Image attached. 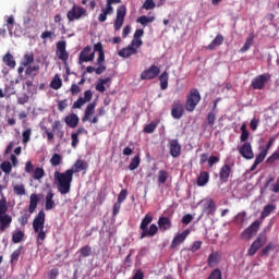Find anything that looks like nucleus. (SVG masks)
<instances>
[{"mask_svg":"<svg viewBox=\"0 0 279 279\" xmlns=\"http://www.w3.org/2000/svg\"><path fill=\"white\" fill-rule=\"evenodd\" d=\"M210 180V174L207 171H201L197 178V186H206Z\"/></svg>","mask_w":279,"mask_h":279,"instance_id":"obj_26","label":"nucleus"},{"mask_svg":"<svg viewBox=\"0 0 279 279\" xmlns=\"http://www.w3.org/2000/svg\"><path fill=\"white\" fill-rule=\"evenodd\" d=\"M151 221H154V216L151 215V213L146 214L142 219V222L140 225V230H142L140 235L141 240L147 239V236L149 238L156 236L158 234L159 229L161 232H167V230H171L172 225H171V218L169 217L160 216L157 221L158 227L156 223H151Z\"/></svg>","mask_w":279,"mask_h":279,"instance_id":"obj_1","label":"nucleus"},{"mask_svg":"<svg viewBox=\"0 0 279 279\" xmlns=\"http://www.w3.org/2000/svg\"><path fill=\"white\" fill-rule=\"evenodd\" d=\"M24 238H25V233L23 231H17L12 234L13 243H21V241H23Z\"/></svg>","mask_w":279,"mask_h":279,"instance_id":"obj_52","label":"nucleus"},{"mask_svg":"<svg viewBox=\"0 0 279 279\" xmlns=\"http://www.w3.org/2000/svg\"><path fill=\"white\" fill-rule=\"evenodd\" d=\"M263 245H265V242L260 238H257L248 248V256H254Z\"/></svg>","mask_w":279,"mask_h":279,"instance_id":"obj_22","label":"nucleus"},{"mask_svg":"<svg viewBox=\"0 0 279 279\" xmlns=\"http://www.w3.org/2000/svg\"><path fill=\"white\" fill-rule=\"evenodd\" d=\"M57 57L62 62H66L69 60V52L66 51V41L60 40L57 43Z\"/></svg>","mask_w":279,"mask_h":279,"instance_id":"obj_15","label":"nucleus"},{"mask_svg":"<svg viewBox=\"0 0 279 279\" xmlns=\"http://www.w3.org/2000/svg\"><path fill=\"white\" fill-rule=\"evenodd\" d=\"M68 20L70 23H73V21H80V19H84V16H88V12L84 7H77L74 4L70 11L66 13Z\"/></svg>","mask_w":279,"mask_h":279,"instance_id":"obj_7","label":"nucleus"},{"mask_svg":"<svg viewBox=\"0 0 279 279\" xmlns=\"http://www.w3.org/2000/svg\"><path fill=\"white\" fill-rule=\"evenodd\" d=\"M93 100V90L87 89L84 92V97H78L77 100L72 105L73 110H77Z\"/></svg>","mask_w":279,"mask_h":279,"instance_id":"obj_13","label":"nucleus"},{"mask_svg":"<svg viewBox=\"0 0 279 279\" xmlns=\"http://www.w3.org/2000/svg\"><path fill=\"white\" fill-rule=\"evenodd\" d=\"M223 35L218 34L214 40L207 46V49H209V51H215L217 49V47H221V45H223Z\"/></svg>","mask_w":279,"mask_h":279,"instance_id":"obj_24","label":"nucleus"},{"mask_svg":"<svg viewBox=\"0 0 279 279\" xmlns=\"http://www.w3.org/2000/svg\"><path fill=\"white\" fill-rule=\"evenodd\" d=\"M136 53H138V50L133 48L131 45L119 51L120 58H130V56H136Z\"/></svg>","mask_w":279,"mask_h":279,"instance_id":"obj_23","label":"nucleus"},{"mask_svg":"<svg viewBox=\"0 0 279 279\" xmlns=\"http://www.w3.org/2000/svg\"><path fill=\"white\" fill-rule=\"evenodd\" d=\"M215 121H217V113H215L214 111H210L207 114V123H208L209 128L215 126Z\"/></svg>","mask_w":279,"mask_h":279,"instance_id":"obj_53","label":"nucleus"},{"mask_svg":"<svg viewBox=\"0 0 279 279\" xmlns=\"http://www.w3.org/2000/svg\"><path fill=\"white\" fill-rule=\"evenodd\" d=\"M159 82L161 90H167L169 88V72L163 71L159 76Z\"/></svg>","mask_w":279,"mask_h":279,"instance_id":"obj_29","label":"nucleus"},{"mask_svg":"<svg viewBox=\"0 0 279 279\" xmlns=\"http://www.w3.org/2000/svg\"><path fill=\"white\" fill-rule=\"evenodd\" d=\"M56 194L52 191H49L46 195L45 210H52L53 206H56V202L53 201Z\"/></svg>","mask_w":279,"mask_h":279,"instance_id":"obj_28","label":"nucleus"},{"mask_svg":"<svg viewBox=\"0 0 279 279\" xmlns=\"http://www.w3.org/2000/svg\"><path fill=\"white\" fill-rule=\"evenodd\" d=\"M191 234V230L186 229L182 233L177 234L171 244H170V250H175L179 245H182L184 241H186V236Z\"/></svg>","mask_w":279,"mask_h":279,"instance_id":"obj_17","label":"nucleus"},{"mask_svg":"<svg viewBox=\"0 0 279 279\" xmlns=\"http://www.w3.org/2000/svg\"><path fill=\"white\" fill-rule=\"evenodd\" d=\"M271 80V75L269 73L262 74L252 80L251 86L254 90H263L265 88V84Z\"/></svg>","mask_w":279,"mask_h":279,"instance_id":"obj_9","label":"nucleus"},{"mask_svg":"<svg viewBox=\"0 0 279 279\" xmlns=\"http://www.w3.org/2000/svg\"><path fill=\"white\" fill-rule=\"evenodd\" d=\"M274 210H276L275 204L266 205L260 214L262 219L269 217Z\"/></svg>","mask_w":279,"mask_h":279,"instance_id":"obj_34","label":"nucleus"},{"mask_svg":"<svg viewBox=\"0 0 279 279\" xmlns=\"http://www.w3.org/2000/svg\"><path fill=\"white\" fill-rule=\"evenodd\" d=\"M207 279H222L221 269L216 268L214 269Z\"/></svg>","mask_w":279,"mask_h":279,"instance_id":"obj_55","label":"nucleus"},{"mask_svg":"<svg viewBox=\"0 0 279 279\" xmlns=\"http://www.w3.org/2000/svg\"><path fill=\"white\" fill-rule=\"evenodd\" d=\"M71 138H72L71 146L73 147V149H75V147H77V145H80V135L72 133Z\"/></svg>","mask_w":279,"mask_h":279,"instance_id":"obj_61","label":"nucleus"},{"mask_svg":"<svg viewBox=\"0 0 279 279\" xmlns=\"http://www.w3.org/2000/svg\"><path fill=\"white\" fill-rule=\"evenodd\" d=\"M260 228V220H255L253 223L250 225L241 234L242 239H252L253 236H256L258 233V230Z\"/></svg>","mask_w":279,"mask_h":279,"instance_id":"obj_11","label":"nucleus"},{"mask_svg":"<svg viewBox=\"0 0 279 279\" xmlns=\"http://www.w3.org/2000/svg\"><path fill=\"white\" fill-rule=\"evenodd\" d=\"M50 88L60 90V88H62V80L60 77H54L50 83Z\"/></svg>","mask_w":279,"mask_h":279,"instance_id":"obj_49","label":"nucleus"},{"mask_svg":"<svg viewBox=\"0 0 279 279\" xmlns=\"http://www.w3.org/2000/svg\"><path fill=\"white\" fill-rule=\"evenodd\" d=\"M156 8V2L154 0H146L143 4L144 10H154Z\"/></svg>","mask_w":279,"mask_h":279,"instance_id":"obj_62","label":"nucleus"},{"mask_svg":"<svg viewBox=\"0 0 279 279\" xmlns=\"http://www.w3.org/2000/svg\"><path fill=\"white\" fill-rule=\"evenodd\" d=\"M140 166H141V155H136L131 160V163L129 165V169H130V171H134V170L138 169Z\"/></svg>","mask_w":279,"mask_h":279,"instance_id":"obj_41","label":"nucleus"},{"mask_svg":"<svg viewBox=\"0 0 279 279\" xmlns=\"http://www.w3.org/2000/svg\"><path fill=\"white\" fill-rule=\"evenodd\" d=\"M156 17L154 16L147 17V15H142L136 20V23H141L143 27H147V25H149V23H154Z\"/></svg>","mask_w":279,"mask_h":279,"instance_id":"obj_37","label":"nucleus"},{"mask_svg":"<svg viewBox=\"0 0 279 279\" xmlns=\"http://www.w3.org/2000/svg\"><path fill=\"white\" fill-rule=\"evenodd\" d=\"M232 174V167L230 165L225 163L219 171V179L222 184H226L228 180H230V175Z\"/></svg>","mask_w":279,"mask_h":279,"instance_id":"obj_20","label":"nucleus"},{"mask_svg":"<svg viewBox=\"0 0 279 279\" xmlns=\"http://www.w3.org/2000/svg\"><path fill=\"white\" fill-rule=\"evenodd\" d=\"M25 86H26V90L29 95H36V93H38V87L36 85H34L33 76L25 81Z\"/></svg>","mask_w":279,"mask_h":279,"instance_id":"obj_30","label":"nucleus"},{"mask_svg":"<svg viewBox=\"0 0 279 279\" xmlns=\"http://www.w3.org/2000/svg\"><path fill=\"white\" fill-rule=\"evenodd\" d=\"M58 276H60V271L58 270V268H52V269L48 272V278H49V279H57Z\"/></svg>","mask_w":279,"mask_h":279,"instance_id":"obj_64","label":"nucleus"},{"mask_svg":"<svg viewBox=\"0 0 279 279\" xmlns=\"http://www.w3.org/2000/svg\"><path fill=\"white\" fill-rule=\"evenodd\" d=\"M54 180L58 181L57 189L61 195L71 193V184L73 182V168L68 169L64 172L56 171Z\"/></svg>","mask_w":279,"mask_h":279,"instance_id":"obj_2","label":"nucleus"},{"mask_svg":"<svg viewBox=\"0 0 279 279\" xmlns=\"http://www.w3.org/2000/svg\"><path fill=\"white\" fill-rule=\"evenodd\" d=\"M156 128H157V124L151 122L149 124H147L145 128H144V132L146 134H154V132H156Z\"/></svg>","mask_w":279,"mask_h":279,"instance_id":"obj_57","label":"nucleus"},{"mask_svg":"<svg viewBox=\"0 0 279 279\" xmlns=\"http://www.w3.org/2000/svg\"><path fill=\"white\" fill-rule=\"evenodd\" d=\"M267 150H262L255 158L256 165H260L267 158Z\"/></svg>","mask_w":279,"mask_h":279,"instance_id":"obj_56","label":"nucleus"},{"mask_svg":"<svg viewBox=\"0 0 279 279\" xmlns=\"http://www.w3.org/2000/svg\"><path fill=\"white\" fill-rule=\"evenodd\" d=\"M44 175H45V168H43V167L35 168V170L33 172L34 180H43Z\"/></svg>","mask_w":279,"mask_h":279,"instance_id":"obj_46","label":"nucleus"},{"mask_svg":"<svg viewBox=\"0 0 279 279\" xmlns=\"http://www.w3.org/2000/svg\"><path fill=\"white\" fill-rule=\"evenodd\" d=\"M13 193L14 195H25V184H13Z\"/></svg>","mask_w":279,"mask_h":279,"instance_id":"obj_45","label":"nucleus"},{"mask_svg":"<svg viewBox=\"0 0 279 279\" xmlns=\"http://www.w3.org/2000/svg\"><path fill=\"white\" fill-rule=\"evenodd\" d=\"M126 14H128V8L125 5H120L117 9L116 20L113 21L114 32H119V29H121V27H123V23L125 21Z\"/></svg>","mask_w":279,"mask_h":279,"instance_id":"obj_8","label":"nucleus"},{"mask_svg":"<svg viewBox=\"0 0 279 279\" xmlns=\"http://www.w3.org/2000/svg\"><path fill=\"white\" fill-rule=\"evenodd\" d=\"M0 169L1 171H3V173H5L7 175H10V173H12V163H10V161H3L0 165Z\"/></svg>","mask_w":279,"mask_h":279,"instance_id":"obj_47","label":"nucleus"},{"mask_svg":"<svg viewBox=\"0 0 279 279\" xmlns=\"http://www.w3.org/2000/svg\"><path fill=\"white\" fill-rule=\"evenodd\" d=\"M247 217V213L245 211H241L239 213L235 218L234 221L235 223H238L239 226H243V223H245V218Z\"/></svg>","mask_w":279,"mask_h":279,"instance_id":"obj_50","label":"nucleus"},{"mask_svg":"<svg viewBox=\"0 0 279 279\" xmlns=\"http://www.w3.org/2000/svg\"><path fill=\"white\" fill-rule=\"evenodd\" d=\"M50 165L51 167H60L62 165V155L56 153L50 158Z\"/></svg>","mask_w":279,"mask_h":279,"instance_id":"obj_39","label":"nucleus"},{"mask_svg":"<svg viewBox=\"0 0 279 279\" xmlns=\"http://www.w3.org/2000/svg\"><path fill=\"white\" fill-rule=\"evenodd\" d=\"M65 123L69 128H77V123H80V118L77 114L72 113L65 118Z\"/></svg>","mask_w":279,"mask_h":279,"instance_id":"obj_32","label":"nucleus"},{"mask_svg":"<svg viewBox=\"0 0 279 279\" xmlns=\"http://www.w3.org/2000/svg\"><path fill=\"white\" fill-rule=\"evenodd\" d=\"M219 160H220L219 157H217V156H210V157L208 158V161H207L208 168H209V169H213V167H215V165H217V162H219Z\"/></svg>","mask_w":279,"mask_h":279,"instance_id":"obj_59","label":"nucleus"},{"mask_svg":"<svg viewBox=\"0 0 279 279\" xmlns=\"http://www.w3.org/2000/svg\"><path fill=\"white\" fill-rule=\"evenodd\" d=\"M276 250V244L274 242H269L262 251L260 255L262 256H269V252H274Z\"/></svg>","mask_w":279,"mask_h":279,"instance_id":"obj_44","label":"nucleus"},{"mask_svg":"<svg viewBox=\"0 0 279 279\" xmlns=\"http://www.w3.org/2000/svg\"><path fill=\"white\" fill-rule=\"evenodd\" d=\"M69 100L68 99H63V100H59L58 101V110L59 112H64V109L69 106Z\"/></svg>","mask_w":279,"mask_h":279,"instance_id":"obj_63","label":"nucleus"},{"mask_svg":"<svg viewBox=\"0 0 279 279\" xmlns=\"http://www.w3.org/2000/svg\"><path fill=\"white\" fill-rule=\"evenodd\" d=\"M34 62V52H28L24 54L23 61H22V66H29Z\"/></svg>","mask_w":279,"mask_h":279,"instance_id":"obj_42","label":"nucleus"},{"mask_svg":"<svg viewBox=\"0 0 279 279\" xmlns=\"http://www.w3.org/2000/svg\"><path fill=\"white\" fill-rule=\"evenodd\" d=\"M202 101V95L197 88H192L186 96L185 110L187 112H194L197 105Z\"/></svg>","mask_w":279,"mask_h":279,"instance_id":"obj_5","label":"nucleus"},{"mask_svg":"<svg viewBox=\"0 0 279 279\" xmlns=\"http://www.w3.org/2000/svg\"><path fill=\"white\" fill-rule=\"evenodd\" d=\"M38 202H40V199L38 198V195L31 194L29 206H28L29 214L26 213L19 218L21 226H27V222L29 221V217H32V215H34V213L36 211V208H38Z\"/></svg>","mask_w":279,"mask_h":279,"instance_id":"obj_6","label":"nucleus"},{"mask_svg":"<svg viewBox=\"0 0 279 279\" xmlns=\"http://www.w3.org/2000/svg\"><path fill=\"white\" fill-rule=\"evenodd\" d=\"M32 137V129H27L22 133V143L26 145L29 143V138Z\"/></svg>","mask_w":279,"mask_h":279,"instance_id":"obj_54","label":"nucleus"},{"mask_svg":"<svg viewBox=\"0 0 279 279\" xmlns=\"http://www.w3.org/2000/svg\"><path fill=\"white\" fill-rule=\"evenodd\" d=\"M52 132H54L59 138H64V131L62 130V123L60 121H54L52 123Z\"/></svg>","mask_w":279,"mask_h":279,"instance_id":"obj_33","label":"nucleus"},{"mask_svg":"<svg viewBox=\"0 0 279 279\" xmlns=\"http://www.w3.org/2000/svg\"><path fill=\"white\" fill-rule=\"evenodd\" d=\"M130 45H131V47L133 49H137L138 50L140 47H143V39L133 38V40L131 41Z\"/></svg>","mask_w":279,"mask_h":279,"instance_id":"obj_60","label":"nucleus"},{"mask_svg":"<svg viewBox=\"0 0 279 279\" xmlns=\"http://www.w3.org/2000/svg\"><path fill=\"white\" fill-rule=\"evenodd\" d=\"M238 151L242 158H245V160H252L254 158V150L252 149V144L250 142H245L238 148Z\"/></svg>","mask_w":279,"mask_h":279,"instance_id":"obj_14","label":"nucleus"},{"mask_svg":"<svg viewBox=\"0 0 279 279\" xmlns=\"http://www.w3.org/2000/svg\"><path fill=\"white\" fill-rule=\"evenodd\" d=\"M111 14H114V7L106 2V7L101 8V12L98 15L99 23H106V21H108V16Z\"/></svg>","mask_w":279,"mask_h":279,"instance_id":"obj_18","label":"nucleus"},{"mask_svg":"<svg viewBox=\"0 0 279 279\" xmlns=\"http://www.w3.org/2000/svg\"><path fill=\"white\" fill-rule=\"evenodd\" d=\"M80 252H81V256H83V258H88V256H90V254H93V247H90V245L87 244V245L81 247Z\"/></svg>","mask_w":279,"mask_h":279,"instance_id":"obj_48","label":"nucleus"},{"mask_svg":"<svg viewBox=\"0 0 279 279\" xmlns=\"http://www.w3.org/2000/svg\"><path fill=\"white\" fill-rule=\"evenodd\" d=\"M39 71H40V65H29L25 70V75H32V77H36Z\"/></svg>","mask_w":279,"mask_h":279,"instance_id":"obj_38","label":"nucleus"},{"mask_svg":"<svg viewBox=\"0 0 279 279\" xmlns=\"http://www.w3.org/2000/svg\"><path fill=\"white\" fill-rule=\"evenodd\" d=\"M33 230L37 234V245H43L45 239H47V232H45V210H40L33 220Z\"/></svg>","mask_w":279,"mask_h":279,"instance_id":"obj_3","label":"nucleus"},{"mask_svg":"<svg viewBox=\"0 0 279 279\" xmlns=\"http://www.w3.org/2000/svg\"><path fill=\"white\" fill-rule=\"evenodd\" d=\"M217 210V205L215 204V201L213 199H206L204 204V211L208 215H215Z\"/></svg>","mask_w":279,"mask_h":279,"instance_id":"obj_25","label":"nucleus"},{"mask_svg":"<svg viewBox=\"0 0 279 279\" xmlns=\"http://www.w3.org/2000/svg\"><path fill=\"white\" fill-rule=\"evenodd\" d=\"M95 60V52H93L92 46H86L78 56V63L83 64V62H93Z\"/></svg>","mask_w":279,"mask_h":279,"instance_id":"obj_12","label":"nucleus"},{"mask_svg":"<svg viewBox=\"0 0 279 279\" xmlns=\"http://www.w3.org/2000/svg\"><path fill=\"white\" fill-rule=\"evenodd\" d=\"M208 267H215L219 265V253H211L207 259Z\"/></svg>","mask_w":279,"mask_h":279,"instance_id":"obj_36","label":"nucleus"},{"mask_svg":"<svg viewBox=\"0 0 279 279\" xmlns=\"http://www.w3.org/2000/svg\"><path fill=\"white\" fill-rule=\"evenodd\" d=\"M125 199H128V190H122V191H120V193L118 195V203L123 204V202H125Z\"/></svg>","mask_w":279,"mask_h":279,"instance_id":"obj_58","label":"nucleus"},{"mask_svg":"<svg viewBox=\"0 0 279 279\" xmlns=\"http://www.w3.org/2000/svg\"><path fill=\"white\" fill-rule=\"evenodd\" d=\"M95 108H97V104L90 102L87 105L84 116L82 118L83 123H86V121H90V117L95 114Z\"/></svg>","mask_w":279,"mask_h":279,"instance_id":"obj_21","label":"nucleus"},{"mask_svg":"<svg viewBox=\"0 0 279 279\" xmlns=\"http://www.w3.org/2000/svg\"><path fill=\"white\" fill-rule=\"evenodd\" d=\"M254 43V35L251 34L244 44V46L240 49L241 53H245V51L250 50V47H252V44Z\"/></svg>","mask_w":279,"mask_h":279,"instance_id":"obj_43","label":"nucleus"},{"mask_svg":"<svg viewBox=\"0 0 279 279\" xmlns=\"http://www.w3.org/2000/svg\"><path fill=\"white\" fill-rule=\"evenodd\" d=\"M2 62L9 66V69H15L16 66V61L14 60V56L12 53L7 52L2 59Z\"/></svg>","mask_w":279,"mask_h":279,"instance_id":"obj_31","label":"nucleus"},{"mask_svg":"<svg viewBox=\"0 0 279 279\" xmlns=\"http://www.w3.org/2000/svg\"><path fill=\"white\" fill-rule=\"evenodd\" d=\"M167 180H169V172L167 170H159L158 177H157V182L160 186V184H166Z\"/></svg>","mask_w":279,"mask_h":279,"instance_id":"obj_35","label":"nucleus"},{"mask_svg":"<svg viewBox=\"0 0 279 279\" xmlns=\"http://www.w3.org/2000/svg\"><path fill=\"white\" fill-rule=\"evenodd\" d=\"M172 119H180L184 117V105L180 100H174L171 108Z\"/></svg>","mask_w":279,"mask_h":279,"instance_id":"obj_16","label":"nucleus"},{"mask_svg":"<svg viewBox=\"0 0 279 279\" xmlns=\"http://www.w3.org/2000/svg\"><path fill=\"white\" fill-rule=\"evenodd\" d=\"M158 75H160V68L156 64H153L148 69L144 70L140 77L141 80H156Z\"/></svg>","mask_w":279,"mask_h":279,"instance_id":"obj_10","label":"nucleus"},{"mask_svg":"<svg viewBox=\"0 0 279 279\" xmlns=\"http://www.w3.org/2000/svg\"><path fill=\"white\" fill-rule=\"evenodd\" d=\"M23 250V246H20L17 250H15L12 254H11V265H14V263H19V257L21 256V251Z\"/></svg>","mask_w":279,"mask_h":279,"instance_id":"obj_51","label":"nucleus"},{"mask_svg":"<svg viewBox=\"0 0 279 279\" xmlns=\"http://www.w3.org/2000/svg\"><path fill=\"white\" fill-rule=\"evenodd\" d=\"M169 149L170 156H172V158H180V155L182 154V145H180L178 140H171L169 142Z\"/></svg>","mask_w":279,"mask_h":279,"instance_id":"obj_19","label":"nucleus"},{"mask_svg":"<svg viewBox=\"0 0 279 279\" xmlns=\"http://www.w3.org/2000/svg\"><path fill=\"white\" fill-rule=\"evenodd\" d=\"M8 203L5 198L0 199V231L5 232L12 223V216L8 215Z\"/></svg>","mask_w":279,"mask_h":279,"instance_id":"obj_4","label":"nucleus"},{"mask_svg":"<svg viewBox=\"0 0 279 279\" xmlns=\"http://www.w3.org/2000/svg\"><path fill=\"white\" fill-rule=\"evenodd\" d=\"M73 169V173H80V171H86L88 169V162L78 159L75 161Z\"/></svg>","mask_w":279,"mask_h":279,"instance_id":"obj_27","label":"nucleus"},{"mask_svg":"<svg viewBox=\"0 0 279 279\" xmlns=\"http://www.w3.org/2000/svg\"><path fill=\"white\" fill-rule=\"evenodd\" d=\"M240 130H241V136H240L241 143H247V138H250V131H247V125L242 124Z\"/></svg>","mask_w":279,"mask_h":279,"instance_id":"obj_40","label":"nucleus"}]
</instances>
